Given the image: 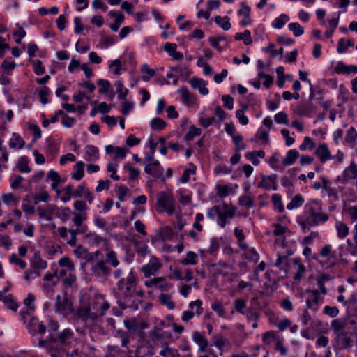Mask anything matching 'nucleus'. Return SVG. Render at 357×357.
Segmentation results:
<instances>
[{
	"mask_svg": "<svg viewBox=\"0 0 357 357\" xmlns=\"http://www.w3.org/2000/svg\"><path fill=\"white\" fill-rule=\"evenodd\" d=\"M54 311L56 313L61 314L64 316L74 313L73 303L68 297L66 292L64 293L63 296L61 295L56 296Z\"/></svg>",
	"mask_w": 357,
	"mask_h": 357,
	"instance_id": "6",
	"label": "nucleus"
},
{
	"mask_svg": "<svg viewBox=\"0 0 357 357\" xmlns=\"http://www.w3.org/2000/svg\"><path fill=\"white\" fill-rule=\"evenodd\" d=\"M137 275L131 269L126 278H121L113 288V295L116 303L121 309H137L142 302L144 292L137 290Z\"/></svg>",
	"mask_w": 357,
	"mask_h": 357,
	"instance_id": "1",
	"label": "nucleus"
},
{
	"mask_svg": "<svg viewBox=\"0 0 357 357\" xmlns=\"http://www.w3.org/2000/svg\"><path fill=\"white\" fill-rule=\"evenodd\" d=\"M288 28L296 37H299L304 33L303 28L298 22L289 24Z\"/></svg>",
	"mask_w": 357,
	"mask_h": 357,
	"instance_id": "52",
	"label": "nucleus"
},
{
	"mask_svg": "<svg viewBox=\"0 0 357 357\" xmlns=\"http://www.w3.org/2000/svg\"><path fill=\"white\" fill-rule=\"evenodd\" d=\"M160 303L166 305L169 310H173L175 308V303L172 301V297L169 294H161L159 296Z\"/></svg>",
	"mask_w": 357,
	"mask_h": 357,
	"instance_id": "44",
	"label": "nucleus"
},
{
	"mask_svg": "<svg viewBox=\"0 0 357 357\" xmlns=\"http://www.w3.org/2000/svg\"><path fill=\"white\" fill-rule=\"evenodd\" d=\"M246 307V301L241 298H238L234 301V308L236 312L241 314H245L244 309Z\"/></svg>",
	"mask_w": 357,
	"mask_h": 357,
	"instance_id": "61",
	"label": "nucleus"
},
{
	"mask_svg": "<svg viewBox=\"0 0 357 357\" xmlns=\"http://www.w3.org/2000/svg\"><path fill=\"white\" fill-rule=\"evenodd\" d=\"M160 234L163 241L172 240L174 236V232L172 228L169 226H165L162 227L160 231Z\"/></svg>",
	"mask_w": 357,
	"mask_h": 357,
	"instance_id": "50",
	"label": "nucleus"
},
{
	"mask_svg": "<svg viewBox=\"0 0 357 357\" xmlns=\"http://www.w3.org/2000/svg\"><path fill=\"white\" fill-rule=\"evenodd\" d=\"M76 275L73 272H70L68 275H66L63 279V285L65 289L72 288L76 282Z\"/></svg>",
	"mask_w": 357,
	"mask_h": 357,
	"instance_id": "45",
	"label": "nucleus"
},
{
	"mask_svg": "<svg viewBox=\"0 0 357 357\" xmlns=\"http://www.w3.org/2000/svg\"><path fill=\"white\" fill-rule=\"evenodd\" d=\"M9 261L10 264H14L15 265L19 266L22 269H25L26 268L27 264L25 261L17 257V255L13 253L9 259Z\"/></svg>",
	"mask_w": 357,
	"mask_h": 357,
	"instance_id": "57",
	"label": "nucleus"
},
{
	"mask_svg": "<svg viewBox=\"0 0 357 357\" xmlns=\"http://www.w3.org/2000/svg\"><path fill=\"white\" fill-rule=\"evenodd\" d=\"M84 158L86 161H96L99 158L98 149L93 145H88L86 147Z\"/></svg>",
	"mask_w": 357,
	"mask_h": 357,
	"instance_id": "27",
	"label": "nucleus"
},
{
	"mask_svg": "<svg viewBox=\"0 0 357 357\" xmlns=\"http://www.w3.org/2000/svg\"><path fill=\"white\" fill-rule=\"evenodd\" d=\"M321 179L323 182V189L327 192L329 197H333L334 200L338 199L337 190L331 186V183L325 176H321Z\"/></svg>",
	"mask_w": 357,
	"mask_h": 357,
	"instance_id": "25",
	"label": "nucleus"
},
{
	"mask_svg": "<svg viewBox=\"0 0 357 357\" xmlns=\"http://www.w3.org/2000/svg\"><path fill=\"white\" fill-rule=\"evenodd\" d=\"M321 163H325L328 160H332L334 156L331 155L328 145L325 143L321 144L317 148L314 152Z\"/></svg>",
	"mask_w": 357,
	"mask_h": 357,
	"instance_id": "13",
	"label": "nucleus"
},
{
	"mask_svg": "<svg viewBox=\"0 0 357 357\" xmlns=\"http://www.w3.org/2000/svg\"><path fill=\"white\" fill-rule=\"evenodd\" d=\"M223 211L220 208L218 213V224L221 227H225V225L229 222V219L232 218L235 214V208L234 206L229 207L227 204H223Z\"/></svg>",
	"mask_w": 357,
	"mask_h": 357,
	"instance_id": "8",
	"label": "nucleus"
},
{
	"mask_svg": "<svg viewBox=\"0 0 357 357\" xmlns=\"http://www.w3.org/2000/svg\"><path fill=\"white\" fill-rule=\"evenodd\" d=\"M232 141L236 145V150L240 151V150H244L246 147L245 144L243 142V137L240 135H235L232 137Z\"/></svg>",
	"mask_w": 357,
	"mask_h": 357,
	"instance_id": "64",
	"label": "nucleus"
},
{
	"mask_svg": "<svg viewBox=\"0 0 357 357\" xmlns=\"http://www.w3.org/2000/svg\"><path fill=\"white\" fill-rule=\"evenodd\" d=\"M78 319L86 321L89 318L94 319L98 317V314L91 313L90 306H82L79 307L76 312L73 313Z\"/></svg>",
	"mask_w": 357,
	"mask_h": 357,
	"instance_id": "15",
	"label": "nucleus"
},
{
	"mask_svg": "<svg viewBox=\"0 0 357 357\" xmlns=\"http://www.w3.org/2000/svg\"><path fill=\"white\" fill-rule=\"evenodd\" d=\"M192 339L199 345V349L202 352L205 351L208 342L204 335L198 331H195L193 333Z\"/></svg>",
	"mask_w": 357,
	"mask_h": 357,
	"instance_id": "30",
	"label": "nucleus"
},
{
	"mask_svg": "<svg viewBox=\"0 0 357 357\" xmlns=\"http://www.w3.org/2000/svg\"><path fill=\"white\" fill-rule=\"evenodd\" d=\"M0 301H2L7 306L8 308L16 312L18 307V304L14 301L11 294H6V290L0 292Z\"/></svg>",
	"mask_w": 357,
	"mask_h": 357,
	"instance_id": "20",
	"label": "nucleus"
},
{
	"mask_svg": "<svg viewBox=\"0 0 357 357\" xmlns=\"http://www.w3.org/2000/svg\"><path fill=\"white\" fill-rule=\"evenodd\" d=\"M178 92L181 95L183 103L188 106H192L195 104V96L190 93L187 87L183 86L181 88Z\"/></svg>",
	"mask_w": 357,
	"mask_h": 357,
	"instance_id": "21",
	"label": "nucleus"
},
{
	"mask_svg": "<svg viewBox=\"0 0 357 357\" xmlns=\"http://www.w3.org/2000/svg\"><path fill=\"white\" fill-rule=\"evenodd\" d=\"M25 142L21 137V136L16 133L13 132L12 135V137L9 140V146L10 149L18 148L19 149H22L24 146Z\"/></svg>",
	"mask_w": 357,
	"mask_h": 357,
	"instance_id": "32",
	"label": "nucleus"
},
{
	"mask_svg": "<svg viewBox=\"0 0 357 357\" xmlns=\"http://www.w3.org/2000/svg\"><path fill=\"white\" fill-rule=\"evenodd\" d=\"M176 201L172 193L167 192H160L157 195V205L160 208L161 212H165L169 215H172L176 211Z\"/></svg>",
	"mask_w": 357,
	"mask_h": 357,
	"instance_id": "5",
	"label": "nucleus"
},
{
	"mask_svg": "<svg viewBox=\"0 0 357 357\" xmlns=\"http://www.w3.org/2000/svg\"><path fill=\"white\" fill-rule=\"evenodd\" d=\"M299 156V153L296 149L289 150L286 157L282 160V165L284 166H289L293 165Z\"/></svg>",
	"mask_w": 357,
	"mask_h": 357,
	"instance_id": "33",
	"label": "nucleus"
},
{
	"mask_svg": "<svg viewBox=\"0 0 357 357\" xmlns=\"http://www.w3.org/2000/svg\"><path fill=\"white\" fill-rule=\"evenodd\" d=\"M16 167L22 173H29L31 170L29 167V160L26 156H22L19 159Z\"/></svg>",
	"mask_w": 357,
	"mask_h": 357,
	"instance_id": "39",
	"label": "nucleus"
},
{
	"mask_svg": "<svg viewBox=\"0 0 357 357\" xmlns=\"http://www.w3.org/2000/svg\"><path fill=\"white\" fill-rule=\"evenodd\" d=\"M50 90L46 86H43L40 89V91L38 92V95L40 98V102L43 105H45L49 102L48 99L47 98V96L50 94Z\"/></svg>",
	"mask_w": 357,
	"mask_h": 357,
	"instance_id": "60",
	"label": "nucleus"
},
{
	"mask_svg": "<svg viewBox=\"0 0 357 357\" xmlns=\"http://www.w3.org/2000/svg\"><path fill=\"white\" fill-rule=\"evenodd\" d=\"M245 257L253 262H257L259 259V255L255 248L248 249L245 253Z\"/></svg>",
	"mask_w": 357,
	"mask_h": 357,
	"instance_id": "58",
	"label": "nucleus"
},
{
	"mask_svg": "<svg viewBox=\"0 0 357 357\" xmlns=\"http://www.w3.org/2000/svg\"><path fill=\"white\" fill-rule=\"evenodd\" d=\"M305 292L310 294L305 301L307 308L312 309L313 311L317 312L319 309V305L322 302L320 293L318 290H311L309 289H307Z\"/></svg>",
	"mask_w": 357,
	"mask_h": 357,
	"instance_id": "10",
	"label": "nucleus"
},
{
	"mask_svg": "<svg viewBox=\"0 0 357 357\" xmlns=\"http://www.w3.org/2000/svg\"><path fill=\"white\" fill-rule=\"evenodd\" d=\"M229 20V17L227 16L221 17L218 15L214 17L215 22L225 31H227L231 28Z\"/></svg>",
	"mask_w": 357,
	"mask_h": 357,
	"instance_id": "37",
	"label": "nucleus"
},
{
	"mask_svg": "<svg viewBox=\"0 0 357 357\" xmlns=\"http://www.w3.org/2000/svg\"><path fill=\"white\" fill-rule=\"evenodd\" d=\"M289 21V16L284 13H282L272 22V26L275 29H280L282 28L284 25Z\"/></svg>",
	"mask_w": 357,
	"mask_h": 357,
	"instance_id": "36",
	"label": "nucleus"
},
{
	"mask_svg": "<svg viewBox=\"0 0 357 357\" xmlns=\"http://www.w3.org/2000/svg\"><path fill=\"white\" fill-rule=\"evenodd\" d=\"M28 329L32 335H35L36 333L44 334L46 331V326L37 317H32L28 324Z\"/></svg>",
	"mask_w": 357,
	"mask_h": 357,
	"instance_id": "12",
	"label": "nucleus"
},
{
	"mask_svg": "<svg viewBox=\"0 0 357 357\" xmlns=\"http://www.w3.org/2000/svg\"><path fill=\"white\" fill-rule=\"evenodd\" d=\"M331 326L335 335L340 333V332H344L348 326V317L333 319Z\"/></svg>",
	"mask_w": 357,
	"mask_h": 357,
	"instance_id": "18",
	"label": "nucleus"
},
{
	"mask_svg": "<svg viewBox=\"0 0 357 357\" xmlns=\"http://www.w3.org/2000/svg\"><path fill=\"white\" fill-rule=\"evenodd\" d=\"M292 111L298 116L310 117L312 113L316 112L317 107L312 102L301 101L296 104L292 108Z\"/></svg>",
	"mask_w": 357,
	"mask_h": 357,
	"instance_id": "7",
	"label": "nucleus"
},
{
	"mask_svg": "<svg viewBox=\"0 0 357 357\" xmlns=\"http://www.w3.org/2000/svg\"><path fill=\"white\" fill-rule=\"evenodd\" d=\"M57 271H55L54 273H46L43 277L44 282L47 283H44L43 284V287L45 290L49 291L51 287L55 286L57 283L56 281H53V279L56 277Z\"/></svg>",
	"mask_w": 357,
	"mask_h": 357,
	"instance_id": "34",
	"label": "nucleus"
},
{
	"mask_svg": "<svg viewBox=\"0 0 357 357\" xmlns=\"http://www.w3.org/2000/svg\"><path fill=\"white\" fill-rule=\"evenodd\" d=\"M234 39L236 40H243V43L245 45H250L252 43L251 33L249 30H245L243 33H237Z\"/></svg>",
	"mask_w": 357,
	"mask_h": 357,
	"instance_id": "42",
	"label": "nucleus"
},
{
	"mask_svg": "<svg viewBox=\"0 0 357 357\" xmlns=\"http://www.w3.org/2000/svg\"><path fill=\"white\" fill-rule=\"evenodd\" d=\"M84 163L82 161H78L76 162L73 167V172L72 173L71 177L75 181H80L84 175Z\"/></svg>",
	"mask_w": 357,
	"mask_h": 357,
	"instance_id": "31",
	"label": "nucleus"
},
{
	"mask_svg": "<svg viewBox=\"0 0 357 357\" xmlns=\"http://www.w3.org/2000/svg\"><path fill=\"white\" fill-rule=\"evenodd\" d=\"M59 265L61 267L66 268L70 272H73L75 271V265L68 257H63L61 258L59 260Z\"/></svg>",
	"mask_w": 357,
	"mask_h": 357,
	"instance_id": "49",
	"label": "nucleus"
},
{
	"mask_svg": "<svg viewBox=\"0 0 357 357\" xmlns=\"http://www.w3.org/2000/svg\"><path fill=\"white\" fill-rule=\"evenodd\" d=\"M145 285L147 287H157L160 289L164 290L168 287V284L165 281L162 277L155 278L149 281H146Z\"/></svg>",
	"mask_w": 357,
	"mask_h": 357,
	"instance_id": "28",
	"label": "nucleus"
},
{
	"mask_svg": "<svg viewBox=\"0 0 357 357\" xmlns=\"http://www.w3.org/2000/svg\"><path fill=\"white\" fill-rule=\"evenodd\" d=\"M337 74L357 73V66H346L342 61H339L334 68Z\"/></svg>",
	"mask_w": 357,
	"mask_h": 357,
	"instance_id": "22",
	"label": "nucleus"
},
{
	"mask_svg": "<svg viewBox=\"0 0 357 357\" xmlns=\"http://www.w3.org/2000/svg\"><path fill=\"white\" fill-rule=\"evenodd\" d=\"M97 84L100 87L98 89L100 93H107L110 87V82L108 80L100 79L98 81Z\"/></svg>",
	"mask_w": 357,
	"mask_h": 357,
	"instance_id": "62",
	"label": "nucleus"
},
{
	"mask_svg": "<svg viewBox=\"0 0 357 357\" xmlns=\"http://www.w3.org/2000/svg\"><path fill=\"white\" fill-rule=\"evenodd\" d=\"M31 266L35 271L36 270L45 269L47 268V262L40 258L38 252H36L31 260Z\"/></svg>",
	"mask_w": 357,
	"mask_h": 357,
	"instance_id": "24",
	"label": "nucleus"
},
{
	"mask_svg": "<svg viewBox=\"0 0 357 357\" xmlns=\"http://www.w3.org/2000/svg\"><path fill=\"white\" fill-rule=\"evenodd\" d=\"M272 202L279 212L282 213L284 211V206L282 202V197L279 194H273L271 198Z\"/></svg>",
	"mask_w": 357,
	"mask_h": 357,
	"instance_id": "54",
	"label": "nucleus"
},
{
	"mask_svg": "<svg viewBox=\"0 0 357 357\" xmlns=\"http://www.w3.org/2000/svg\"><path fill=\"white\" fill-rule=\"evenodd\" d=\"M201 129L196 128L194 125H192L189 128L188 133L185 135L184 139L187 142L192 141L195 137L199 136L201 135Z\"/></svg>",
	"mask_w": 357,
	"mask_h": 357,
	"instance_id": "47",
	"label": "nucleus"
},
{
	"mask_svg": "<svg viewBox=\"0 0 357 357\" xmlns=\"http://www.w3.org/2000/svg\"><path fill=\"white\" fill-rule=\"evenodd\" d=\"M357 139V132L354 127H351L347 130L345 136V140L348 143H353Z\"/></svg>",
	"mask_w": 357,
	"mask_h": 357,
	"instance_id": "63",
	"label": "nucleus"
},
{
	"mask_svg": "<svg viewBox=\"0 0 357 357\" xmlns=\"http://www.w3.org/2000/svg\"><path fill=\"white\" fill-rule=\"evenodd\" d=\"M335 340L343 349H347L351 347L352 339L349 335V333L347 331L340 332V333L336 334Z\"/></svg>",
	"mask_w": 357,
	"mask_h": 357,
	"instance_id": "17",
	"label": "nucleus"
},
{
	"mask_svg": "<svg viewBox=\"0 0 357 357\" xmlns=\"http://www.w3.org/2000/svg\"><path fill=\"white\" fill-rule=\"evenodd\" d=\"M335 228L337 231V236L340 239H344L349 234V227L343 222H337L335 224Z\"/></svg>",
	"mask_w": 357,
	"mask_h": 357,
	"instance_id": "38",
	"label": "nucleus"
},
{
	"mask_svg": "<svg viewBox=\"0 0 357 357\" xmlns=\"http://www.w3.org/2000/svg\"><path fill=\"white\" fill-rule=\"evenodd\" d=\"M92 307L93 308L98 307V312H96V314H98V315H103L105 312L109 308V304L107 301H96L92 304Z\"/></svg>",
	"mask_w": 357,
	"mask_h": 357,
	"instance_id": "48",
	"label": "nucleus"
},
{
	"mask_svg": "<svg viewBox=\"0 0 357 357\" xmlns=\"http://www.w3.org/2000/svg\"><path fill=\"white\" fill-rule=\"evenodd\" d=\"M73 213L68 207H63L60 209V211L58 213L57 216L60 218L63 222L68 220L71 215Z\"/></svg>",
	"mask_w": 357,
	"mask_h": 357,
	"instance_id": "56",
	"label": "nucleus"
},
{
	"mask_svg": "<svg viewBox=\"0 0 357 357\" xmlns=\"http://www.w3.org/2000/svg\"><path fill=\"white\" fill-rule=\"evenodd\" d=\"M294 264L296 266V273L294 276V280L296 283H299L300 280L305 272V266L301 262L299 258H294L293 259Z\"/></svg>",
	"mask_w": 357,
	"mask_h": 357,
	"instance_id": "26",
	"label": "nucleus"
},
{
	"mask_svg": "<svg viewBox=\"0 0 357 357\" xmlns=\"http://www.w3.org/2000/svg\"><path fill=\"white\" fill-rule=\"evenodd\" d=\"M73 215H74L73 222L77 227H81L82 222L87 219L86 213H73Z\"/></svg>",
	"mask_w": 357,
	"mask_h": 357,
	"instance_id": "51",
	"label": "nucleus"
},
{
	"mask_svg": "<svg viewBox=\"0 0 357 357\" xmlns=\"http://www.w3.org/2000/svg\"><path fill=\"white\" fill-rule=\"evenodd\" d=\"M114 85L116 88V93L118 94L119 99L126 100V96L129 92L128 89L124 87L121 81H116Z\"/></svg>",
	"mask_w": 357,
	"mask_h": 357,
	"instance_id": "40",
	"label": "nucleus"
},
{
	"mask_svg": "<svg viewBox=\"0 0 357 357\" xmlns=\"http://www.w3.org/2000/svg\"><path fill=\"white\" fill-rule=\"evenodd\" d=\"M357 178V167L354 161H351L350 165L342 172V183H346L351 179H356Z\"/></svg>",
	"mask_w": 357,
	"mask_h": 357,
	"instance_id": "14",
	"label": "nucleus"
},
{
	"mask_svg": "<svg viewBox=\"0 0 357 357\" xmlns=\"http://www.w3.org/2000/svg\"><path fill=\"white\" fill-rule=\"evenodd\" d=\"M197 253L193 251H189L187 252L186 257L181 260V264L183 266L195 265L197 263Z\"/></svg>",
	"mask_w": 357,
	"mask_h": 357,
	"instance_id": "41",
	"label": "nucleus"
},
{
	"mask_svg": "<svg viewBox=\"0 0 357 357\" xmlns=\"http://www.w3.org/2000/svg\"><path fill=\"white\" fill-rule=\"evenodd\" d=\"M328 219V214L322 211L321 202L312 199L305 204L303 213L296 218V222L305 233L313 227L324 225Z\"/></svg>",
	"mask_w": 357,
	"mask_h": 357,
	"instance_id": "3",
	"label": "nucleus"
},
{
	"mask_svg": "<svg viewBox=\"0 0 357 357\" xmlns=\"http://www.w3.org/2000/svg\"><path fill=\"white\" fill-rule=\"evenodd\" d=\"M109 15L112 17H114V22L110 24L109 27L113 31H117L124 20V15L121 12H116L111 10L109 12Z\"/></svg>",
	"mask_w": 357,
	"mask_h": 357,
	"instance_id": "23",
	"label": "nucleus"
},
{
	"mask_svg": "<svg viewBox=\"0 0 357 357\" xmlns=\"http://www.w3.org/2000/svg\"><path fill=\"white\" fill-rule=\"evenodd\" d=\"M74 336V332L70 328L50 334V351L64 352L73 342Z\"/></svg>",
	"mask_w": 357,
	"mask_h": 357,
	"instance_id": "4",
	"label": "nucleus"
},
{
	"mask_svg": "<svg viewBox=\"0 0 357 357\" xmlns=\"http://www.w3.org/2000/svg\"><path fill=\"white\" fill-rule=\"evenodd\" d=\"M259 187L263 188L266 190L272 188L273 190H277V175L271 174L270 176L262 177L261 182L259 183Z\"/></svg>",
	"mask_w": 357,
	"mask_h": 357,
	"instance_id": "16",
	"label": "nucleus"
},
{
	"mask_svg": "<svg viewBox=\"0 0 357 357\" xmlns=\"http://www.w3.org/2000/svg\"><path fill=\"white\" fill-rule=\"evenodd\" d=\"M211 309L217 313L218 317H223L225 314V310L222 303L220 301H215L211 304Z\"/></svg>",
	"mask_w": 357,
	"mask_h": 357,
	"instance_id": "53",
	"label": "nucleus"
},
{
	"mask_svg": "<svg viewBox=\"0 0 357 357\" xmlns=\"http://www.w3.org/2000/svg\"><path fill=\"white\" fill-rule=\"evenodd\" d=\"M73 207L78 213H86L89 208L86 201L84 200H76L73 203Z\"/></svg>",
	"mask_w": 357,
	"mask_h": 357,
	"instance_id": "59",
	"label": "nucleus"
},
{
	"mask_svg": "<svg viewBox=\"0 0 357 357\" xmlns=\"http://www.w3.org/2000/svg\"><path fill=\"white\" fill-rule=\"evenodd\" d=\"M162 266L161 263L155 257L152 258L149 262L141 268L145 278H149L154 275Z\"/></svg>",
	"mask_w": 357,
	"mask_h": 357,
	"instance_id": "11",
	"label": "nucleus"
},
{
	"mask_svg": "<svg viewBox=\"0 0 357 357\" xmlns=\"http://www.w3.org/2000/svg\"><path fill=\"white\" fill-rule=\"evenodd\" d=\"M190 84L194 89H198L202 95H207L208 89L206 87V82L202 79L194 77L190 80Z\"/></svg>",
	"mask_w": 357,
	"mask_h": 357,
	"instance_id": "19",
	"label": "nucleus"
},
{
	"mask_svg": "<svg viewBox=\"0 0 357 357\" xmlns=\"http://www.w3.org/2000/svg\"><path fill=\"white\" fill-rule=\"evenodd\" d=\"M238 203L241 206H245L247 208H251L254 206L252 198L246 195L239 197Z\"/></svg>",
	"mask_w": 357,
	"mask_h": 357,
	"instance_id": "55",
	"label": "nucleus"
},
{
	"mask_svg": "<svg viewBox=\"0 0 357 357\" xmlns=\"http://www.w3.org/2000/svg\"><path fill=\"white\" fill-rule=\"evenodd\" d=\"M151 128L154 130H161L165 128L167 123L166 122L158 117L154 118L151 121Z\"/></svg>",
	"mask_w": 357,
	"mask_h": 357,
	"instance_id": "46",
	"label": "nucleus"
},
{
	"mask_svg": "<svg viewBox=\"0 0 357 357\" xmlns=\"http://www.w3.org/2000/svg\"><path fill=\"white\" fill-rule=\"evenodd\" d=\"M304 203V198L301 194H296L287 204V208L288 210H293L301 206Z\"/></svg>",
	"mask_w": 357,
	"mask_h": 357,
	"instance_id": "35",
	"label": "nucleus"
},
{
	"mask_svg": "<svg viewBox=\"0 0 357 357\" xmlns=\"http://www.w3.org/2000/svg\"><path fill=\"white\" fill-rule=\"evenodd\" d=\"M86 261L90 266L91 274L102 280L111 275L112 267L116 268L120 264L117 254L114 250L107 252L105 257L98 250L89 252L86 255Z\"/></svg>",
	"mask_w": 357,
	"mask_h": 357,
	"instance_id": "2",
	"label": "nucleus"
},
{
	"mask_svg": "<svg viewBox=\"0 0 357 357\" xmlns=\"http://www.w3.org/2000/svg\"><path fill=\"white\" fill-rule=\"evenodd\" d=\"M144 172L153 178H159L163 183L165 182V178L163 176L164 169L160 162L146 164L144 167Z\"/></svg>",
	"mask_w": 357,
	"mask_h": 357,
	"instance_id": "9",
	"label": "nucleus"
},
{
	"mask_svg": "<svg viewBox=\"0 0 357 357\" xmlns=\"http://www.w3.org/2000/svg\"><path fill=\"white\" fill-rule=\"evenodd\" d=\"M141 71L145 73V75L142 76V79L144 82H149L155 75V70L150 68L146 63H144L141 66Z\"/></svg>",
	"mask_w": 357,
	"mask_h": 357,
	"instance_id": "43",
	"label": "nucleus"
},
{
	"mask_svg": "<svg viewBox=\"0 0 357 357\" xmlns=\"http://www.w3.org/2000/svg\"><path fill=\"white\" fill-rule=\"evenodd\" d=\"M245 157L248 160L251 161V162L257 166L259 164L260 161L258 158H264L265 157V152L263 150L254 151L252 152H248Z\"/></svg>",
	"mask_w": 357,
	"mask_h": 357,
	"instance_id": "29",
	"label": "nucleus"
}]
</instances>
